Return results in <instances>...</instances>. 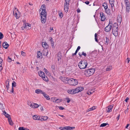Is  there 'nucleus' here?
<instances>
[{
  "mask_svg": "<svg viewBox=\"0 0 130 130\" xmlns=\"http://www.w3.org/2000/svg\"><path fill=\"white\" fill-rule=\"evenodd\" d=\"M95 71L94 69H90L86 70L84 72V74L86 76H89L93 75Z\"/></svg>",
  "mask_w": 130,
  "mask_h": 130,
  "instance_id": "1",
  "label": "nucleus"
},
{
  "mask_svg": "<svg viewBox=\"0 0 130 130\" xmlns=\"http://www.w3.org/2000/svg\"><path fill=\"white\" fill-rule=\"evenodd\" d=\"M87 65V61L83 60L79 62V63L78 66L80 69H84L86 68Z\"/></svg>",
  "mask_w": 130,
  "mask_h": 130,
  "instance_id": "2",
  "label": "nucleus"
},
{
  "mask_svg": "<svg viewBox=\"0 0 130 130\" xmlns=\"http://www.w3.org/2000/svg\"><path fill=\"white\" fill-rule=\"evenodd\" d=\"M68 84L70 85L75 86L78 83V81L77 80L73 78H69Z\"/></svg>",
  "mask_w": 130,
  "mask_h": 130,
  "instance_id": "3",
  "label": "nucleus"
},
{
  "mask_svg": "<svg viewBox=\"0 0 130 130\" xmlns=\"http://www.w3.org/2000/svg\"><path fill=\"white\" fill-rule=\"evenodd\" d=\"M13 14L17 19H18L20 16V13L18 9L15 7H14L13 10Z\"/></svg>",
  "mask_w": 130,
  "mask_h": 130,
  "instance_id": "4",
  "label": "nucleus"
},
{
  "mask_svg": "<svg viewBox=\"0 0 130 130\" xmlns=\"http://www.w3.org/2000/svg\"><path fill=\"white\" fill-rule=\"evenodd\" d=\"M116 25V23H115L113 25L112 28V33L115 36H117L118 35V27L114 26Z\"/></svg>",
  "mask_w": 130,
  "mask_h": 130,
  "instance_id": "5",
  "label": "nucleus"
},
{
  "mask_svg": "<svg viewBox=\"0 0 130 130\" xmlns=\"http://www.w3.org/2000/svg\"><path fill=\"white\" fill-rule=\"evenodd\" d=\"M5 116L6 117L8 118V121L9 124L11 125H12L13 123L12 121L10 115L6 113Z\"/></svg>",
  "mask_w": 130,
  "mask_h": 130,
  "instance_id": "6",
  "label": "nucleus"
},
{
  "mask_svg": "<svg viewBox=\"0 0 130 130\" xmlns=\"http://www.w3.org/2000/svg\"><path fill=\"white\" fill-rule=\"evenodd\" d=\"M69 2H68L67 1H65V2L64 5V10L66 12H68V9H69Z\"/></svg>",
  "mask_w": 130,
  "mask_h": 130,
  "instance_id": "7",
  "label": "nucleus"
},
{
  "mask_svg": "<svg viewBox=\"0 0 130 130\" xmlns=\"http://www.w3.org/2000/svg\"><path fill=\"white\" fill-rule=\"evenodd\" d=\"M60 79L64 82V83L66 84H68L69 81V78L61 77Z\"/></svg>",
  "mask_w": 130,
  "mask_h": 130,
  "instance_id": "8",
  "label": "nucleus"
},
{
  "mask_svg": "<svg viewBox=\"0 0 130 130\" xmlns=\"http://www.w3.org/2000/svg\"><path fill=\"white\" fill-rule=\"evenodd\" d=\"M112 27V25H108L105 28L104 30L106 32H108L110 31Z\"/></svg>",
  "mask_w": 130,
  "mask_h": 130,
  "instance_id": "9",
  "label": "nucleus"
},
{
  "mask_svg": "<svg viewBox=\"0 0 130 130\" xmlns=\"http://www.w3.org/2000/svg\"><path fill=\"white\" fill-rule=\"evenodd\" d=\"M9 80L8 79L7 80H6L5 82V86L6 87V89L7 90V91L8 93H9V92L8 91V89L9 88Z\"/></svg>",
  "mask_w": 130,
  "mask_h": 130,
  "instance_id": "10",
  "label": "nucleus"
},
{
  "mask_svg": "<svg viewBox=\"0 0 130 130\" xmlns=\"http://www.w3.org/2000/svg\"><path fill=\"white\" fill-rule=\"evenodd\" d=\"M100 14L101 17V21H105L106 19L105 15L102 12H100Z\"/></svg>",
  "mask_w": 130,
  "mask_h": 130,
  "instance_id": "11",
  "label": "nucleus"
},
{
  "mask_svg": "<svg viewBox=\"0 0 130 130\" xmlns=\"http://www.w3.org/2000/svg\"><path fill=\"white\" fill-rule=\"evenodd\" d=\"M42 10V12H44V13H46V11L45 10V6L44 5H42L41 6L40 10Z\"/></svg>",
  "mask_w": 130,
  "mask_h": 130,
  "instance_id": "12",
  "label": "nucleus"
},
{
  "mask_svg": "<svg viewBox=\"0 0 130 130\" xmlns=\"http://www.w3.org/2000/svg\"><path fill=\"white\" fill-rule=\"evenodd\" d=\"M33 118L35 120L38 121L41 120V116H38L37 115H34L33 116Z\"/></svg>",
  "mask_w": 130,
  "mask_h": 130,
  "instance_id": "13",
  "label": "nucleus"
},
{
  "mask_svg": "<svg viewBox=\"0 0 130 130\" xmlns=\"http://www.w3.org/2000/svg\"><path fill=\"white\" fill-rule=\"evenodd\" d=\"M41 21L42 23L44 24L46 21V16H41Z\"/></svg>",
  "mask_w": 130,
  "mask_h": 130,
  "instance_id": "14",
  "label": "nucleus"
},
{
  "mask_svg": "<svg viewBox=\"0 0 130 130\" xmlns=\"http://www.w3.org/2000/svg\"><path fill=\"white\" fill-rule=\"evenodd\" d=\"M42 46L44 48V49H47L49 47L48 45L46 42H42Z\"/></svg>",
  "mask_w": 130,
  "mask_h": 130,
  "instance_id": "15",
  "label": "nucleus"
},
{
  "mask_svg": "<svg viewBox=\"0 0 130 130\" xmlns=\"http://www.w3.org/2000/svg\"><path fill=\"white\" fill-rule=\"evenodd\" d=\"M62 55L60 53H58L57 54V58L58 61H61Z\"/></svg>",
  "mask_w": 130,
  "mask_h": 130,
  "instance_id": "16",
  "label": "nucleus"
},
{
  "mask_svg": "<svg viewBox=\"0 0 130 130\" xmlns=\"http://www.w3.org/2000/svg\"><path fill=\"white\" fill-rule=\"evenodd\" d=\"M42 53L43 55L46 56L48 54V51L46 49H44L43 50Z\"/></svg>",
  "mask_w": 130,
  "mask_h": 130,
  "instance_id": "17",
  "label": "nucleus"
},
{
  "mask_svg": "<svg viewBox=\"0 0 130 130\" xmlns=\"http://www.w3.org/2000/svg\"><path fill=\"white\" fill-rule=\"evenodd\" d=\"M9 45L7 44V42H4L2 45L3 47L5 49H7Z\"/></svg>",
  "mask_w": 130,
  "mask_h": 130,
  "instance_id": "18",
  "label": "nucleus"
},
{
  "mask_svg": "<svg viewBox=\"0 0 130 130\" xmlns=\"http://www.w3.org/2000/svg\"><path fill=\"white\" fill-rule=\"evenodd\" d=\"M35 92L37 94L41 93L42 94L44 92L41 90L39 89L36 90Z\"/></svg>",
  "mask_w": 130,
  "mask_h": 130,
  "instance_id": "19",
  "label": "nucleus"
},
{
  "mask_svg": "<svg viewBox=\"0 0 130 130\" xmlns=\"http://www.w3.org/2000/svg\"><path fill=\"white\" fill-rule=\"evenodd\" d=\"M49 40L51 41L52 46V47L54 46V44L53 41V39L52 37H50L49 38Z\"/></svg>",
  "mask_w": 130,
  "mask_h": 130,
  "instance_id": "20",
  "label": "nucleus"
},
{
  "mask_svg": "<svg viewBox=\"0 0 130 130\" xmlns=\"http://www.w3.org/2000/svg\"><path fill=\"white\" fill-rule=\"evenodd\" d=\"M25 28L27 29H29L31 28V25L29 23H27L25 24Z\"/></svg>",
  "mask_w": 130,
  "mask_h": 130,
  "instance_id": "21",
  "label": "nucleus"
},
{
  "mask_svg": "<svg viewBox=\"0 0 130 130\" xmlns=\"http://www.w3.org/2000/svg\"><path fill=\"white\" fill-rule=\"evenodd\" d=\"M113 108V106H108V109L107 110V112H111L112 111V109Z\"/></svg>",
  "mask_w": 130,
  "mask_h": 130,
  "instance_id": "22",
  "label": "nucleus"
},
{
  "mask_svg": "<svg viewBox=\"0 0 130 130\" xmlns=\"http://www.w3.org/2000/svg\"><path fill=\"white\" fill-rule=\"evenodd\" d=\"M39 74L41 77H42L43 76H45V74L43 72L41 71L39 72Z\"/></svg>",
  "mask_w": 130,
  "mask_h": 130,
  "instance_id": "23",
  "label": "nucleus"
},
{
  "mask_svg": "<svg viewBox=\"0 0 130 130\" xmlns=\"http://www.w3.org/2000/svg\"><path fill=\"white\" fill-rule=\"evenodd\" d=\"M48 118V117L47 116H41V121H43L46 120H47Z\"/></svg>",
  "mask_w": 130,
  "mask_h": 130,
  "instance_id": "24",
  "label": "nucleus"
},
{
  "mask_svg": "<svg viewBox=\"0 0 130 130\" xmlns=\"http://www.w3.org/2000/svg\"><path fill=\"white\" fill-rule=\"evenodd\" d=\"M43 96L46 98L47 100H50V98L49 96L47 94H46L45 92H44V93H43Z\"/></svg>",
  "mask_w": 130,
  "mask_h": 130,
  "instance_id": "25",
  "label": "nucleus"
},
{
  "mask_svg": "<svg viewBox=\"0 0 130 130\" xmlns=\"http://www.w3.org/2000/svg\"><path fill=\"white\" fill-rule=\"evenodd\" d=\"M105 12L109 15H110L111 14V12L110 9L108 8H107L105 9Z\"/></svg>",
  "mask_w": 130,
  "mask_h": 130,
  "instance_id": "26",
  "label": "nucleus"
},
{
  "mask_svg": "<svg viewBox=\"0 0 130 130\" xmlns=\"http://www.w3.org/2000/svg\"><path fill=\"white\" fill-rule=\"evenodd\" d=\"M67 92L68 93L72 94H75L74 91V89L69 90Z\"/></svg>",
  "mask_w": 130,
  "mask_h": 130,
  "instance_id": "27",
  "label": "nucleus"
},
{
  "mask_svg": "<svg viewBox=\"0 0 130 130\" xmlns=\"http://www.w3.org/2000/svg\"><path fill=\"white\" fill-rule=\"evenodd\" d=\"M96 108V106H93L91 108H90L87 111V112H89V111L93 110L95 109Z\"/></svg>",
  "mask_w": 130,
  "mask_h": 130,
  "instance_id": "28",
  "label": "nucleus"
},
{
  "mask_svg": "<svg viewBox=\"0 0 130 130\" xmlns=\"http://www.w3.org/2000/svg\"><path fill=\"white\" fill-rule=\"evenodd\" d=\"M37 58H39L41 56H42V54L41 53V52L40 51H38L37 52Z\"/></svg>",
  "mask_w": 130,
  "mask_h": 130,
  "instance_id": "29",
  "label": "nucleus"
},
{
  "mask_svg": "<svg viewBox=\"0 0 130 130\" xmlns=\"http://www.w3.org/2000/svg\"><path fill=\"white\" fill-rule=\"evenodd\" d=\"M109 1L110 4L111 5V7H114V2L115 1Z\"/></svg>",
  "mask_w": 130,
  "mask_h": 130,
  "instance_id": "30",
  "label": "nucleus"
},
{
  "mask_svg": "<svg viewBox=\"0 0 130 130\" xmlns=\"http://www.w3.org/2000/svg\"><path fill=\"white\" fill-rule=\"evenodd\" d=\"M42 78H43V80L46 81L47 82L48 81V79L47 76L45 77V76H43Z\"/></svg>",
  "mask_w": 130,
  "mask_h": 130,
  "instance_id": "31",
  "label": "nucleus"
},
{
  "mask_svg": "<svg viewBox=\"0 0 130 130\" xmlns=\"http://www.w3.org/2000/svg\"><path fill=\"white\" fill-rule=\"evenodd\" d=\"M55 100V101H53V102H54L55 103H59L61 102V100L59 99H54Z\"/></svg>",
  "mask_w": 130,
  "mask_h": 130,
  "instance_id": "32",
  "label": "nucleus"
},
{
  "mask_svg": "<svg viewBox=\"0 0 130 130\" xmlns=\"http://www.w3.org/2000/svg\"><path fill=\"white\" fill-rule=\"evenodd\" d=\"M102 6L104 7V9L107 8H108V6L107 3H104L102 5Z\"/></svg>",
  "mask_w": 130,
  "mask_h": 130,
  "instance_id": "33",
  "label": "nucleus"
},
{
  "mask_svg": "<svg viewBox=\"0 0 130 130\" xmlns=\"http://www.w3.org/2000/svg\"><path fill=\"white\" fill-rule=\"evenodd\" d=\"M39 106V105L37 104L33 103V108H37Z\"/></svg>",
  "mask_w": 130,
  "mask_h": 130,
  "instance_id": "34",
  "label": "nucleus"
},
{
  "mask_svg": "<svg viewBox=\"0 0 130 130\" xmlns=\"http://www.w3.org/2000/svg\"><path fill=\"white\" fill-rule=\"evenodd\" d=\"M74 90V91L75 94L79 92V90H78V87Z\"/></svg>",
  "mask_w": 130,
  "mask_h": 130,
  "instance_id": "35",
  "label": "nucleus"
},
{
  "mask_svg": "<svg viewBox=\"0 0 130 130\" xmlns=\"http://www.w3.org/2000/svg\"><path fill=\"white\" fill-rule=\"evenodd\" d=\"M117 21L118 22L120 23H121L122 21L121 18L120 17H119L118 18V17H117Z\"/></svg>",
  "mask_w": 130,
  "mask_h": 130,
  "instance_id": "36",
  "label": "nucleus"
},
{
  "mask_svg": "<svg viewBox=\"0 0 130 130\" xmlns=\"http://www.w3.org/2000/svg\"><path fill=\"white\" fill-rule=\"evenodd\" d=\"M109 40L108 38L107 37H106V40H105V44H108L109 43Z\"/></svg>",
  "mask_w": 130,
  "mask_h": 130,
  "instance_id": "37",
  "label": "nucleus"
},
{
  "mask_svg": "<svg viewBox=\"0 0 130 130\" xmlns=\"http://www.w3.org/2000/svg\"><path fill=\"white\" fill-rule=\"evenodd\" d=\"M16 86V83L14 81H13L12 83V87H15Z\"/></svg>",
  "mask_w": 130,
  "mask_h": 130,
  "instance_id": "38",
  "label": "nucleus"
},
{
  "mask_svg": "<svg viewBox=\"0 0 130 130\" xmlns=\"http://www.w3.org/2000/svg\"><path fill=\"white\" fill-rule=\"evenodd\" d=\"M107 124H108V125H109L108 124V123H103L101 124V125L100 126V127H105V126H106Z\"/></svg>",
  "mask_w": 130,
  "mask_h": 130,
  "instance_id": "39",
  "label": "nucleus"
},
{
  "mask_svg": "<svg viewBox=\"0 0 130 130\" xmlns=\"http://www.w3.org/2000/svg\"><path fill=\"white\" fill-rule=\"evenodd\" d=\"M41 16H42V17L44 16H46V13H44V12H42L41 13Z\"/></svg>",
  "mask_w": 130,
  "mask_h": 130,
  "instance_id": "40",
  "label": "nucleus"
},
{
  "mask_svg": "<svg viewBox=\"0 0 130 130\" xmlns=\"http://www.w3.org/2000/svg\"><path fill=\"white\" fill-rule=\"evenodd\" d=\"M126 13H128L129 11V7L127 6L126 7Z\"/></svg>",
  "mask_w": 130,
  "mask_h": 130,
  "instance_id": "41",
  "label": "nucleus"
},
{
  "mask_svg": "<svg viewBox=\"0 0 130 130\" xmlns=\"http://www.w3.org/2000/svg\"><path fill=\"white\" fill-rule=\"evenodd\" d=\"M12 60L11 58H10L8 56V58L7 59V61L9 62H11L12 61Z\"/></svg>",
  "mask_w": 130,
  "mask_h": 130,
  "instance_id": "42",
  "label": "nucleus"
},
{
  "mask_svg": "<svg viewBox=\"0 0 130 130\" xmlns=\"http://www.w3.org/2000/svg\"><path fill=\"white\" fill-rule=\"evenodd\" d=\"M94 52H95L93 51L91 53H89L87 55L88 56H92Z\"/></svg>",
  "mask_w": 130,
  "mask_h": 130,
  "instance_id": "43",
  "label": "nucleus"
},
{
  "mask_svg": "<svg viewBox=\"0 0 130 130\" xmlns=\"http://www.w3.org/2000/svg\"><path fill=\"white\" fill-rule=\"evenodd\" d=\"M44 71L47 74L49 75V74L50 73L48 72V71L47 69L45 68L44 69Z\"/></svg>",
  "mask_w": 130,
  "mask_h": 130,
  "instance_id": "44",
  "label": "nucleus"
},
{
  "mask_svg": "<svg viewBox=\"0 0 130 130\" xmlns=\"http://www.w3.org/2000/svg\"><path fill=\"white\" fill-rule=\"evenodd\" d=\"M4 37V36L3 34L1 32H0V39H2Z\"/></svg>",
  "mask_w": 130,
  "mask_h": 130,
  "instance_id": "45",
  "label": "nucleus"
},
{
  "mask_svg": "<svg viewBox=\"0 0 130 130\" xmlns=\"http://www.w3.org/2000/svg\"><path fill=\"white\" fill-rule=\"evenodd\" d=\"M78 90H79V92L84 90V88L82 87H78Z\"/></svg>",
  "mask_w": 130,
  "mask_h": 130,
  "instance_id": "46",
  "label": "nucleus"
},
{
  "mask_svg": "<svg viewBox=\"0 0 130 130\" xmlns=\"http://www.w3.org/2000/svg\"><path fill=\"white\" fill-rule=\"evenodd\" d=\"M59 15L60 18H62L63 17V14L62 12H60L59 13Z\"/></svg>",
  "mask_w": 130,
  "mask_h": 130,
  "instance_id": "47",
  "label": "nucleus"
},
{
  "mask_svg": "<svg viewBox=\"0 0 130 130\" xmlns=\"http://www.w3.org/2000/svg\"><path fill=\"white\" fill-rule=\"evenodd\" d=\"M3 105L0 103V109H4Z\"/></svg>",
  "mask_w": 130,
  "mask_h": 130,
  "instance_id": "48",
  "label": "nucleus"
},
{
  "mask_svg": "<svg viewBox=\"0 0 130 130\" xmlns=\"http://www.w3.org/2000/svg\"><path fill=\"white\" fill-rule=\"evenodd\" d=\"M19 130H25V128L23 127H20L18 128Z\"/></svg>",
  "mask_w": 130,
  "mask_h": 130,
  "instance_id": "49",
  "label": "nucleus"
},
{
  "mask_svg": "<svg viewBox=\"0 0 130 130\" xmlns=\"http://www.w3.org/2000/svg\"><path fill=\"white\" fill-rule=\"evenodd\" d=\"M111 69V67H108L106 69V71H110Z\"/></svg>",
  "mask_w": 130,
  "mask_h": 130,
  "instance_id": "50",
  "label": "nucleus"
},
{
  "mask_svg": "<svg viewBox=\"0 0 130 130\" xmlns=\"http://www.w3.org/2000/svg\"><path fill=\"white\" fill-rule=\"evenodd\" d=\"M65 99L67 100V102L68 103H69L70 101L69 98H66Z\"/></svg>",
  "mask_w": 130,
  "mask_h": 130,
  "instance_id": "51",
  "label": "nucleus"
},
{
  "mask_svg": "<svg viewBox=\"0 0 130 130\" xmlns=\"http://www.w3.org/2000/svg\"><path fill=\"white\" fill-rule=\"evenodd\" d=\"M21 55L23 56H25L26 55V54L23 51H22L21 52Z\"/></svg>",
  "mask_w": 130,
  "mask_h": 130,
  "instance_id": "52",
  "label": "nucleus"
},
{
  "mask_svg": "<svg viewBox=\"0 0 130 130\" xmlns=\"http://www.w3.org/2000/svg\"><path fill=\"white\" fill-rule=\"evenodd\" d=\"M69 130H72L74 129L75 128V127H71L69 126Z\"/></svg>",
  "mask_w": 130,
  "mask_h": 130,
  "instance_id": "53",
  "label": "nucleus"
},
{
  "mask_svg": "<svg viewBox=\"0 0 130 130\" xmlns=\"http://www.w3.org/2000/svg\"><path fill=\"white\" fill-rule=\"evenodd\" d=\"M8 91L9 92V93H10V92L13 93L14 92V89H13V87H12V88H11V90H10V91L8 90Z\"/></svg>",
  "mask_w": 130,
  "mask_h": 130,
  "instance_id": "54",
  "label": "nucleus"
},
{
  "mask_svg": "<svg viewBox=\"0 0 130 130\" xmlns=\"http://www.w3.org/2000/svg\"><path fill=\"white\" fill-rule=\"evenodd\" d=\"M82 55L84 56L85 57H86L87 56V54L86 53H85L84 52H83L82 53Z\"/></svg>",
  "mask_w": 130,
  "mask_h": 130,
  "instance_id": "55",
  "label": "nucleus"
},
{
  "mask_svg": "<svg viewBox=\"0 0 130 130\" xmlns=\"http://www.w3.org/2000/svg\"><path fill=\"white\" fill-rule=\"evenodd\" d=\"M58 108L60 110H63L64 109V108L62 106H59Z\"/></svg>",
  "mask_w": 130,
  "mask_h": 130,
  "instance_id": "56",
  "label": "nucleus"
},
{
  "mask_svg": "<svg viewBox=\"0 0 130 130\" xmlns=\"http://www.w3.org/2000/svg\"><path fill=\"white\" fill-rule=\"evenodd\" d=\"M55 65H51V68L53 70H54L55 69Z\"/></svg>",
  "mask_w": 130,
  "mask_h": 130,
  "instance_id": "57",
  "label": "nucleus"
},
{
  "mask_svg": "<svg viewBox=\"0 0 130 130\" xmlns=\"http://www.w3.org/2000/svg\"><path fill=\"white\" fill-rule=\"evenodd\" d=\"M125 3L126 4V7H127V6H129V2H127V3H126V2H125Z\"/></svg>",
  "mask_w": 130,
  "mask_h": 130,
  "instance_id": "58",
  "label": "nucleus"
},
{
  "mask_svg": "<svg viewBox=\"0 0 130 130\" xmlns=\"http://www.w3.org/2000/svg\"><path fill=\"white\" fill-rule=\"evenodd\" d=\"M29 105L31 107L33 108V103L32 104L30 103V104H29Z\"/></svg>",
  "mask_w": 130,
  "mask_h": 130,
  "instance_id": "59",
  "label": "nucleus"
},
{
  "mask_svg": "<svg viewBox=\"0 0 130 130\" xmlns=\"http://www.w3.org/2000/svg\"><path fill=\"white\" fill-rule=\"evenodd\" d=\"M130 59L129 58H127L126 60V61H127V63H128L130 61Z\"/></svg>",
  "mask_w": 130,
  "mask_h": 130,
  "instance_id": "60",
  "label": "nucleus"
},
{
  "mask_svg": "<svg viewBox=\"0 0 130 130\" xmlns=\"http://www.w3.org/2000/svg\"><path fill=\"white\" fill-rule=\"evenodd\" d=\"M85 3L87 5H88L89 3V1H87L85 2Z\"/></svg>",
  "mask_w": 130,
  "mask_h": 130,
  "instance_id": "61",
  "label": "nucleus"
},
{
  "mask_svg": "<svg viewBox=\"0 0 130 130\" xmlns=\"http://www.w3.org/2000/svg\"><path fill=\"white\" fill-rule=\"evenodd\" d=\"M24 25H25V24H24V26H23L21 27L22 29V30H24V29L25 28V26Z\"/></svg>",
  "mask_w": 130,
  "mask_h": 130,
  "instance_id": "62",
  "label": "nucleus"
},
{
  "mask_svg": "<svg viewBox=\"0 0 130 130\" xmlns=\"http://www.w3.org/2000/svg\"><path fill=\"white\" fill-rule=\"evenodd\" d=\"M108 25H112V22H110V21H109V23Z\"/></svg>",
  "mask_w": 130,
  "mask_h": 130,
  "instance_id": "63",
  "label": "nucleus"
},
{
  "mask_svg": "<svg viewBox=\"0 0 130 130\" xmlns=\"http://www.w3.org/2000/svg\"><path fill=\"white\" fill-rule=\"evenodd\" d=\"M77 12L78 13H79L80 12H81V10L80 9H79V8H78L77 10Z\"/></svg>",
  "mask_w": 130,
  "mask_h": 130,
  "instance_id": "64",
  "label": "nucleus"
}]
</instances>
